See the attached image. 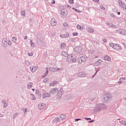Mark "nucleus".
<instances>
[{
  "instance_id": "f257e3e1",
  "label": "nucleus",
  "mask_w": 126,
  "mask_h": 126,
  "mask_svg": "<svg viewBox=\"0 0 126 126\" xmlns=\"http://www.w3.org/2000/svg\"><path fill=\"white\" fill-rule=\"evenodd\" d=\"M106 109H107V106L105 104L100 103L96 105L94 111L95 113H98L101 110H106Z\"/></svg>"
},
{
  "instance_id": "f03ea898",
  "label": "nucleus",
  "mask_w": 126,
  "mask_h": 126,
  "mask_svg": "<svg viewBox=\"0 0 126 126\" xmlns=\"http://www.w3.org/2000/svg\"><path fill=\"white\" fill-rule=\"evenodd\" d=\"M112 99V94L111 93H107L104 95L103 100L104 101V103H109L111 101Z\"/></svg>"
},
{
  "instance_id": "7ed1b4c3",
  "label": "nucleus",
  "mask_w": 126,
  "mask_h": 126,
  "mask_svg": "<svg viewBox=\"0 0 126 126\" xmlns=\"http://www.w3.org/2000/svg\"><path fill=\"white\" fill-rule=\"evenodd\" d=\"M37 44L38 45V46H40V47H43V46L45 45V43H44V41L40 39V38H37Z\"/></svg>"
},
{
  "instance_id": "20e7f679",
  "label": "nucleus",
  "mask_w": 126,
  "mask_h": 126,
  "mask_svg": "<svg viewBox=\"0 0 126 126\" xmlns=\"http://www.w3.org/2000/svg\"><path fill=\"white\" fill-rule=\"evenodd\" d=\"M58 92H59V89L58 88L52 89L51 91H49L50 94H56V93H58Z\"/></svg>"
},
{
  "instance_id": "39448f33",
  "label": "nucleus",
  "mask_w": 126,
  "mask_h": 126,
  "mask_svg": "<svg viewBox=\"0 0 126 126\" xmlns=\"http://www.w3.org/2000/svg\"><path fill=\"white\" fill-rule=\"evenodd\" d=\"M74 51L76 53H81L82 52V47L78 46L74 48Z\"/></svg>"
},
{
  "instance_id": "423d86ee",
  "label": "nucleus",
  "mask_w": 126,
  "mask_h": 126,
  "mask_svg": "<svg viewBox=\"0 0 126 126\" xmlns=\"http://www.w3.org/2000/svg\"><path fill=\"white\" fill-rule=\"evenodd\" d=\"M38 108L39 110H44L46 108V104L45 103H40L38 104Z\"/></svg>"
},
{
  "instance_id": "0eeeda50",
  "label": "nucleus",
  "mask_w": 126,
  "mask_h": 126,
  "mask_svg": "<svg viewBox=\"0 0 126 126\" xmlns=\"http://www.w3.org/2000/svg\"><path fill=\"white\" fill-rule=\"evenodd\" d=\"M46 97H51V94L49 93H47L46 91H44L42 94V98L43 99L46 98Z\"/></svg>"
},
{
  "instance_id": "6e6552de",
  "label": "nucleus",
  "mask_w": 126,
  "mask_h": 126,
  "mask_svg": "<svg viewBox=\"0 0 126 126\" xmlns=\"http://www.w3.org/2000/svg\"><path fill=\"white\" fill-rule=\"evenodd\" d=\"M62 70V68H59L57 67H49V71H59V70Z\"/></svg>"
},
{
  "instance_id": "1a4fd4ad",
  "label": "nucleus",
  "mask_w": 126,
  "mask_h": 126,
  "mask_svg": "<svg viewBox=\"0 0 126 126\" xmlns=\"http://www.w3.org/2000/svg\"><path fill=\"white\" fill-rule=\"evenodd\" d=\"M51 26H56L57 25V20L55 19L54 18H52L51 21Z\"/></svg>"
},
{
  "instance_id": "9d476101",
  "label": "nucleus",
  "mask_w": 126,
  "mask_h": 126,
  "mask_svg": "<svg viewBox=\"0 0 126 126\" xmlns=\"http://www.w3.org/2000/svg\"><path fill=\"white\" fill-rule=\"evenodd\" d=\"M86 61L85 57L84 56H81L80 58L78 59V62L79 63H84Z\"/></svg>"
},
{
  "instance_id": "9b49d317",
  "label": "nucleus",
  "mask_w": 126,
  "mask_h": 126,
  "mask_svg": "<svg viewBox=\"0 0 126 126\" xmlns=\"http://www.w3.org/2000/svg\"><path fill=\"white\" fill-rule=\"evenodd\" d=\"M68 14L67 11L64 10V11H61V16L62 17H65Z\"/></svg>"
},
{
  "instance_id": "f8f14e48",
  "label": "nucleus",
  "mask_w": 126,
  "mask_h": 126,
  "mask_svg": "<svg viewBox=\"0 0 126 126\" xmlns=\"http://www.w3.org/2000/svg\"><path fill=\"white\" fill-rule=\"evenodd\" d=\"M39 67L36 66H31L30 67L31 69V71L32 72H35V71H36V70H37V69H38V68Z\"/></svg>"
},
{
  "instance_id": "ddd939ff",
  "label": "nucleus",
  "mask_w": 126,
  "mask_h": 126,
  "mask_svg": "<svg viewBox=\"0 0 126 126\" xmlns=\"http://www.w3.org/2000/svg\"><path fill=\"white\" fill-rule=\"evenodd\" d=\"M66 60V62H67V63H69V62L71 61V60H72V54H70L69 55H68Z\"/></svg>"
},
{
  "instance_id": "4468645a",
  "label": "nucleus",
  "mask_w": 126,
  "mask_h": 126,
  "mask_svg": "<svg viewBox=\"0 0 126 126\" xmlns=\"http://www.w3.org/2000/svg\"><path fill=\"white\" fill-rule=\"evenodd\" d=\"M102 62V60H98V61H96L95 63H94V64L95 65V66H98L99 64H101Z\"/></svg>"
},
{
  "instance_id": "2eb2a0df",
  "label": "nucleus",
  "mask_w": 126,
  "mask_h": 126,
  "mask_svg": "<svg viewBox=\"0 0 126 126\" xmlns=\"http://www.w3.org/2000/svg\"><path fill=\"white\" fill-rule=\"evenodd\" d=\"M77 76L79 77H84V76H85V74L83 72H81L77 74Z\"/></svg>"
},
{
  "instance_id": "dca6fc26",
  "label": "nucleus",
  "mask_w": 126,
  "mask_h": 126,
  "mask_svg": "<svg viewBox=\"0 0 126 126\" xmlns=\"http://www.w3.org/2000/svg\"><path fill=\"white\" fill-rule=\"evenodd\" d=\"M61 38H67L69 37V34L68 33H66L65 34H62L60 35Z\"/></svg>"
},
{
  "instance_id": "f3484780",
  "label": "nucleus",
  "mask_w": 126,
  "mask_h": 126,
  "mask_svg": "<svg viewBox=\"0 0 126 126\" xmlns=\"http://www.w3.org/2000/svg\"><path fill=\"white\" fill-rule=\"evenodd\" d=\"M119 32L122 35H126V31L125 30H120Z\"/></svg>"
},
{
  "instance_id": "a211bd4d",
  "label": "nucleus",
  "mask_w": 126,
  "mask_h": 126,
  "mask_svg": "<svg viewBox=\"0 0 126 126\" xmlns=\"http://www.w3.org/2000/svg\"><path fill=\"white\" fill-rule=\"evenodd\" d=\"M87 30L89 33H93L94 32V29H92V28L88 27Z\"/></svg>"
},
{
  "instance_id": "6ab92c4d",
  "label": "nucleus",
  "mask_w": 126,
  "mask_h": 126,
  "mask_svg": "<svg viewBox=\"0 0 126 126\" xmlns=\"http://www.w3.org/2000/svg\"><path fill=\"white\" fill-rule=\"evenodd\" d=\"M105 61H107V62H110L111 61V58L109 56L106 55L104 57Z\"/></svg>"
},
{
  "instance_id": "aec40b11",
  "label": "nucleus",
  "mask_w": 126,
  "mask_h": 126,
  "mask_svg": "<svg viewBox=\"0 0 126 126\" xmlns=\"http://www.w3.org/2000/svg\"><path fill=\"white\" fill-rule=\"evenodd\" d=\"M1 102H2V104H4L3 108H5L7 106V104H6V100L2 99Z\"/></svg>"
},
{
  "instance_id": "412c9836",
  "label": "nucleus",
  "mask_w": 126,
  "mask_h": 126,
  "mask_svg": "<svg viewBox=\"0 0 126 126\" xmlns=\"http://www.w3.org/2000/svg\"><path fill=\"white\" fill-rule=\"evenodd\" d=\"M63 94V89H61L59 91H58L57 95L58 96H62Z\"/></svg>"
},
{
  "instance_id": "4be33fe9",
  "label": "nucleus",
  "mask_w": 126,
  "mask_h": 126,
  "mask_svg": "<svg viewBox=\"0 0 126 126\" xmlns=\"http://www.w3.org/2000/svg\"><path fill=\"white\" fill-rule=\"evenodd\" d=\"M45 69H46V72L44 75H43V77H46V76H47V75H48V74L49 73V69L48 68V67H46Z\"/></svg>"
},
{
  "instance_id": "5701e85b",
  "label": "nucleus",
  "mask_w": 126,
  "mask_h": 126,
  "mask_svg": "<svg viewBox=\"0 0 126 126\" xmlns=\"http://www.w3.org/2000/svg\"><path fill=\"white\" fill-rule=\"evenodd\" d=\"M6 41H7V40H6V39L2 40L3 46L5 48V47H6V44H7V42H6Z\"/></svg>"
},
{
  "instance_id": "b1692460",
  "label": "nucleus",
  "mask_w": 126,
  "mask_h": 126,
  "mask_svg": "<svg viewBox=\"0 0 126 126\" xmlns=\"http://www.w3.org/2000/svg\"><path fill=\"white\" fill-rule=\"evenodd\" d=\"M62 56H63V57H68V54H67V53L66 52L63 51L62 53Z\"/></svg>"
},
{
  "instance_id": "393cba45",
  "label": "nucleus",
  "mask_w": 126,
  "mask_h": 126,
  "mask_svg": "<svg viewBox=\"0 0 126 126\" xmlns=\"http://www.w3.org/2000/svg\"><path fill=\"white\" fill-rule=\"evenodd\" d=\"M120 123L121 125H122V126H126V122L124 121H121L119 122Z\"/></svg>"
},
{
  "instance_id": "a878e982",
  "label": "nucleus",
  "mask_w": 126,
  "mask_h": 126,
  "mask_svg": "<svg viewBox=\"0 0 126 126\" xmlns=\"http://www.w3.org/2000/svg\"><path fill=\"white\" fill-rule=\"evenodd\" d=\"M66 46V44H65V43H62L61 45V48L62 49H64V48H65Z\"/></svg>"
},
{
  "instance_id": "bb28decb",
  "label": "nucleus",
  "mask_w": 126,
  "mask_h": 126,
  "mask_svg": "<svg viewBox=\"0 0 126 126\" xmlns=\"http://www.w3.org/2000/svg\"><path fill=\"white\" fill-rule=\"evenodd\" d=\"M21 15H22L23 17L25 16V10H22L20 12Z\"/></svg>"
},
{
  "instance_id": "cd10ccee",
  "label": "nucleus",
  "mask_w": 126,
  "mask_h": 126,
  "mask_svg": "<svg viewBox=\"0 0 126 126\" xmlns=\"http://www.w3.org/2000/svg\"><path fill=\"white\" fill-rule=\"evenodd\" d=\"M57 83H58L57 81H54L53 82L50 84V86H54V85H55V84H57Z\"/></svg>"
},
{
  "instance_id": "c85d7f7f",
  "label": "nucleus",
  "mask_w": 126,
  "mask_h": 126,
  "mask_svg": "<svg viewBox=\"0 0 126 126\" xmlns=\"http://www.w3.org/2000/svg\"><path fill=\"white\" fill-rule=\"evenodd\" d=\"M118 3H119V5L121 6H121L125 3H124L123 1H122V0H119V1H118Z\"/></svg>"
},
{
  "instance_id": "c756f323",
  "label": "nucleus",
  "mask_w": 126,
  "mask_h": 126,
  "mask_svg": "<svg viewBox=\"0 0 126 126\" xmlns=\"http://www.w3.org/2000/svg\"><path fill=\"white\" fill-rule=\"evenodd\" d=\"M121 7H122L123 9H124V10H126V3H124L122 6Z\"/></svg>"
},
{
  "instance_id": "7c9ffc66",
  "label": "nucleus",
  "mask_w": 126,
  "mask_h": 126,
  "mask_svg": "<svg viewBox=\"0 0 126 126\" xmlns=\"http://www.w3.org/2000/svg\"><path fill=\"white\" fill-rule=\"evenodd\" d=\"M33 84V83H30V84H29L28 85V88L29 89H31V88H32V85Z\"/></svg>"
},
{
  "instance_id": "2f4dec72",
  "label": "nucleus",
  "mask_w": 126,
  "mask_h": 126,
  "mask_svg": "<svg viewBox=\"0 0 126 126\" xmlns=\"http://www.w3.org/2000/svg\"><path fill=\"white\" fill-rule=\"evenodd\" d=\"M66 116L65 115H61V116H60V118H62V121H63V120H64V119H65Z\"/></svg>"
},
{
  "instance_id": "473e14b6",
  "label": "nucleus",
  "mask_w": 126,
  "mask_h": 126,
  "mask_svg": "<svg viewBox=\"0 0 126 126\" xmlns=\"http://www.w3.org/2000/svg\"><path fill=\"white\" fill-rule=\"evenodd\" d=\"M116 50H117L118 51H121L122 47H121V46L119 44H117V48Z\"/></svg>"
},
{
  "instance_id": "72a5a7b5",
  "label": "nucleus",
  "mask_w": 126,
  "mask_h": 126,
  "mask_svg": "<svg viewBox=\"0 0 126 126\" xmlns=\"http://www.w3.org/2000/svg\"><path fill=\"white\" fill-rule=\"evenodd\" d=\"M25 63L26 64V65H30V62L27 60H26L25 61Z\"/></svg>"
},
{
  "instance_id": "f704fd0d",
  "label": "nucleus",
  "mask_w": 126,
  "mask_h": 126,
  "mask_svg": "<svg viewBox=\"0 0 126 126\" xmlns=\"http://www.w3.org/2000/svg\"><path fill=\"white\" fill-rule=\"evenodd\" d=\"M73 10H74L76 12H78V13H80V12H81V11H80V10H79L75 8H73Z\"/></svg>"
},
{
  "instance_id": "c9c22d12",
  "label": "nucleus",
  "mask_w": 126,
  "mask_h": 126,
  "mask_svg": "<svg viewBox=\"0 0 126 126\" xmlns=\"http://www.w3.org/2000/svg\"><path fill=\"white\" fill-rule=\"evenodd\" d=\"M77 29H78L79 30H82V28L79 25H77Z\"/></svg>"
},
{
  "instance_id": "e433bc0d",
  "label": "nucleus",
  "mask_w": 126,
  "mask_h": 126,
  "mask_svg": "<svg viewBox=\"0 0 126 126\" xmlns=\"http://www.w3.org/2000/svg\"><path fill=\"white\" fill-rule=\"evenodd\" d=\"M16 40H17V38H16V37H12V41H13V42H16Z\"/></svg>"
},
{
  "instance_id": "4c0bfd02",
  "label": "nucleus",
  "mask_w": 126,
  "mask_h": 126,
  "mask_svg": "<svg viewBox=\"0 0 126 126\" xmlns=\"http://www.w3.org/2000/svg\"><path fill=\"white\" fill-rule=\"evenodd\" d=\"M17 116H18V113H15L13 114V119H15V118H16L17 117Z\"/></svg>"
},
{
  "instance_id": "58836bf2",
  "label": "nucleus",
  "mask_w": 126,
  "mask_h": 126,
  "mask_svg": "<svg viewBox=\"0 0 126 126\" xmlns=\"http://www.w3.org/2000/svg\"><path fill=\"white\" fill-rule=\"evenodd\" d=\"M99 71V69H97L95 71V72L94 73V74L92 76V77H95V76L96 75V74H97V73H98V71Z\"/></svg>"
},
{
  "instance_id": "ea45409f",
  "label": "nucleus",
  "mask_w": 126,
  "mask_h": 126,
  "mask_svg": "<svg viewBox=\"0 0 126 126\" xmlns=\"http://www.w3.org/2000/svg\"><path fill=\"white\" fill-rule=\"evenodd\" d=\"M48 80H49V78H46L45 79H44L43 80V82H44V83H47V82H48Z\"/></svg>"
},
{
  "instance_id": "a19ab883",
  "label": "nucleus",
  "mask_w": 126,
  "mask_h": 126,
  "mask_svg": "<svg viewBox=\"0 0 126 126\" xmlns=\"http://www.w3.org/2000/svg\"><path fill=\"white\" fill-rule=\"evenodd\" d=\"M31 95L32 96V100H36V97H35V95H34V94H31Z\"/></svg>"
},
{
  "instance_id": "79ce46f5",
  "label": "nucleus",
  "mask_w": 126,
  "mask_h": 126,
  "mask_svg": "<svg viewBox=\"0 0 126 126\" xmlns=\"http://www.w3.org/2000/svg\"><path fill=\"white\" fill-rule=\"evenodd\" d=\"M54 121L57 123H59L60 122V119L59 118H56Z\"/></svg>"
},
{
  "instance_id": "37998d69",
  "label": "nucleus",
  "mask_w": 126,
  "mask_h": 126,
  "mask_svg": "<svg viewBox=\"0 0 126 126\" xmlns=\"http://www.w3.org/2000/svg\"><path fill=\"white\" fill-rule=\"evenodd\" d=\"M117 47H118V44H114V45L113 46V49H114V50H117Z\"/></svg>"
},
{
  "instance_id": "c03bdc74",
  "label": "nucleus",
  "mask_w": 126,
  "mask_h": 126,
  "mask_svg": "<svg viewBox=\"0 0 126 126\" xmlns=\"http://www.w3.org/2000/svg\"><path fill=\"white\" fill-rule=\"evenodd\" d=\"M35 93H36V94H37V95H39L40 91H39V90H36Z\"/></svg>"
},
{
  "instance_id": "a18cd8bd",
  "label": "nucleus",
  "mask_w": 126,
  "mask_h": 126,
  "mask_svg": "<svg viewBox=\"0 0 126 126\" xmlns=\"http://www.w3.org/2000/svg\"><path fill=\"white\" fill-rule=\"evenodd\" d=\"M72 62L76 63V58H74L73 59L72 58Z\"/></svg>"
},
{
  "instance_id": "49530a36",
  "label": "nucleus",
  "mask_w": 126,
  "mask_h": 126,
  "mask_svg": "<svg viewBox=\"0 0 126 126\" xmlns=\"http://www.w3.org/2000/svg\"><path fill=\"white\" fill-rule=\"evenodd\" d=\"M109 27H110L111 28H113V29H115V28H116V26L114 25H112Z\"/></svg>"
},
{
  "instance_id": "de8ad7c7",
  "label": "nucleus",
  "mask_w": 126,
  "mask_h": 126,
  "mask_svg": "<svg viewBox=\"0 0 126 126\" xmlns=\"http://www.w3.org/2000/svg\"><path fill=\"white\" fill-rule=\"evenodd\" d=\"M114 45H115V43H113L109 44V45L110 46V47H112V48H114Z\"/></svg>"
},
{
  "instance_id": "09e8293b",
  "label": "nucleus",
  "mask_w": 126,
  "mask_h": 126,
  "mask_svg": "<svg viewBox=\"0 0 126 126\" xmlns=\"http://www.w3.org/2000/svg\"><path fill=\"white\" fill-rule=\"evenodd\" d=\"M31 47H35V43H34L33 42L31 43Z\"/></svg>"
},
{
  "instance_id": "8fccbe9b",
  "label": "nucleus",
  "mask_w": 126,
  "mask_h": 126,
  "mask_svg": "<svg viewBox=\"0 0 126 126\" xmlns=\"http://www.w3.org/2000/svg\"><path fill=\"white\" fill-rule=\"evenodd\" d=\"M100 7L101 9H102V10H105V7H104V6H103V5H100Z\"/></svg>"
},
{
  "instance_id": "3c124183",
  "label": "nucleus",
  "mask_w": 126,
  "mask_h": 126,
  "mask_svg": "<svg viewBox=\"0 0 126 126\" xmlns=\"http://www.w3.org/2000/svg\"><path fill=\"white\" fill-rule=\"evenodd\" d=\"M72 34L73 36H77V35H78V33L75 32H73Z\"/></svg>"
},
{
  "instance_id": "603ef678",
  "label": "nucleus",
  "mask_w": 126,
  "mask_h": 126,
  "mask_svg": "<svg viewBox=\"0 0 126 126\" xmlns=\"http://www.w3.org/2000/svg\"><path fill=\"white\" fill-rule=\"evenodd\" d=\"M63 26H64V27H67L68 25H67V23H64L63 24Z\"/></svg>"
},
{
  "instance_id": "864d4df0",
  "label": "nucleus",
  "mask_w": 126,
  "mask_h": 126,
  "mask_svg": "<svg viewBox=\"0 0 126 126\" xmlns=\"http://www.w3.org/2000/svg\"><path fill=\"white\" fill-rule=\"evenodd\" d=\"M28 55L29 57H32V56H33V53H28Z\"/></svg>"
},
{
  "instance_id": "5fc2aeb1",
  "label": "nucleus",
  "mask_w": 126,
  "mask_h": 126,
  "mask_svg": "<svg viewBox=\"0 0 126 126\" xmlns=\"http://www.w3.org/2000/svg\"><path fill=\"white\" fill-rule=\"evenodd\" d=\"M110 16H111V17H113V18L116 17V16L115 15V14H114V13H111V14H110Z\"/></svg>"
},
{
  "instance_id": "6e6d98bb",
  "label": "nucleus",
  "mask_w": 126,
  "mask_h": 126,
  "mask_svg": "<svg viewBox=\"0 0 126 126\" xmlns=\"http://www.w3.org/2000/svg\"><path fill=\"white\" fill-rule=\"evenodd\" d=\"M51 3L52 4H55V3H56V1H55L54 0H52L51 1Z\"/></svg>"
},
{
  "instance_id": "4d7b16f0",
  "label": "nucleus",
  "mask_w": 126,
  "mask_h": 126,
  "mask_svg": "<svg viewBox=\"0 0 126 126\" xmlns=\"http://www.w3.org/2000/svg\"><path fill=\"white\" fill-rule=\"evenodd\" d=\"M78 121H81V119H75V122H78Z\"/></svg>"
},
{
  "instance_id": "13d9d810",
  "label": "nucleus",
  "mask_w": 126,
  "mask_h": 126,
  "mask_svg": "<svg viewBox=\"0 0 126 126\" xmlns=\"http://www.w3.org/2000/svg\"><path fill=\"white\" fill-rule=\"evenodd\" d=\"M69 3H71V4L73 3V2H74L73 0H69Z\"/></svg>"
},
{
  "instance_id": "bf43d9fd",
  "label": "nucleus",
  "mask_w": 126,
  "mask_h": 126,
  "mask_svg": "<svg viewBox=\"0 0 126 126\" xmlns=\"http://www.w3.org/2000/svg\"><path fill=\"white\" fill-rule=\"evenodd\" d=\"M8 44H9V45H11V41H10V40H8Z\"/></svg>"
},
{
  "instance_id": "052dcab7",
  "label": "nucleus",
  "mask_w": 126,
  "mask_h": 126,
  "mask_svg": "<svg viewBox=\"0 0 126 126\" xmlns=\"http://www.w3.org/2000/svg\"><path fill=\"white\" fill-rule=\"evenodd\" d=\"M85 120H86L87 121H90L91 120V118H85Z\"/></svg>"
},
{
  "instance_id": "680f3d73",
  "label": "nucleus",
  "mask_w": 126,
  "mask_h": 126,
  "mask_svg": "<svg viewBox=\"0 0 126 126\" xmlns=\"http://www.w3.org/2000/svg\"><path fill=\"white\" fill-rule=\"evenodd\" d=\"M103 42H104V43H106L107 42V39L106 38H104L103 39Z\"/></svg>"
},
{
  "instance_id": "e2e57ef3",
  "label": "nucleus",
  "mask_w": 126,
  "mask_h": 126,
  "mask_svg": "<svg viewBox=\"0 0 126 126\" xmlns=\"http://www.w3.org/2000/svg\"><path fill=\"white\" fill-rule=\"evenodd\" d=\"M68 81H69V82H70V81H72V79L70 78V79H68Z\"/></svg>"
},
{
  "instance_id": "0e129e2a",
  "label": "nucleus",
  "mask_w": 126,
  "mask_h": 126,
  "mask_svg": "<svg viewBox=\"0 0 126 126\" xmlns=\"http://www.w3.org/2000/svg\"><path fill=\"white\" fill-rule=\"evenodd\" d=\"M93 1H95V2H99V0H93Z\"/></svg>"
},
{
  "instance_id": "69168bd1",
  "label": "nucleus",
  "mask_w": 126,
  "mask_h": 126,
  "mask_svg": "<svg viewBox=\"0 0 126 126\" xmlns=\"http://www.w3.org/2000/svg\"><path fill=\"white\" fill-rule=\"evenodd\" d=\"M120 79H123V80H126V77H122V78H121Z\"/></svg>"
},
{
  "instance_id": "338daca9",
  "label": "nucleus",
  "mask_w": 126,
  "mask_h": 126,
  "mask_svg": "<svg viewBox=\"0 0 126 126\" xmlns=\"http://www.w3.org/2000/svg\"><path fill=\"white\" fill-rule=\"evenodd\" d=\"M4 115H3L1 114V113H0V117L1 118H2V117H4Z\"/></svg>"
},
{
  "instance_id": "774afa93",
  "label": "nucleus",
  "mask_w": 126,
  "mask_h": 126,
  "mask_svg": "<svg viewBox=\"0 0 126 126\" xmlns=\"http://www.w3.org/2000/svg\"><path fill=\"white\" fill-rule=\"evenodd\" d=\"M94 122V120H91V121H89V123H93Z\"/></svg>"
}]
</instances>
